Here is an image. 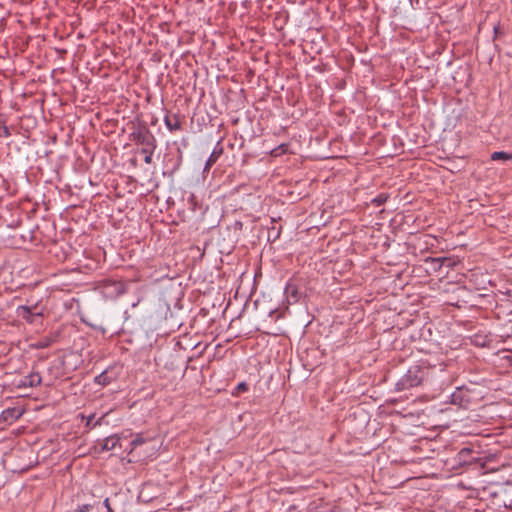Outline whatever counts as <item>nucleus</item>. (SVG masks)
Instances as JSON below:
<instances>
[{
  "instance_id": "obj_21",
  "label": "nucleus",
  "mask_w": 512,
  "mask_h": 512,
  "mask_svg": "<svg viewBox=\"0 0 512 512\" xmlns=\"http://www.w3.org/2000/svg\"><path fill=\"white\" fill-rule=\"evenodd\" d=\"M104 505L107 508L108 512H113L112 509H111V506H110L109 498H106L104 500Z\"/></svg>"
},
{
  "instance_id": "obj_15",
  "label": "nucleus",
  "mask_w": 512,
  "mask_h": 512,
  "mask_svg": "<svg viewBox=\"0 0 512 512\" xmlns=\"http://www.w3.org/2000/svg\"><path fill=\"white\" fill-rule=\"evenodd\" d=\"M236 392L234 394H240L241 392H245L248 390V385L245 383V382H241L239 383L236 388H235Z\"/></svg>"
},
{
  "instance_id": "obj_17",
  "label": "nucleus",
  "mask_w": 512,
  "mask_h": 512,
  "mask_svg": "<svg viewBox=\"0 0 512 512\" xmlns=\"http://www.w3.org/2000/svg\"><path fill=\"white\" fill-rule=\"evenodd\" d=\"M286 292L288 294L290 293L293 298L297 299V289L294 286L288 285L286 288Z\"/></svg>"
},
{
  "instance_id": "obj_23",
  "label": "nucleus",
  "mask_w": 512,
  "mask_h": 512,
  "mask_svg": "<svg viewBox=\"0 0 512 512\" xmlns=\"http://www.w3.org/2000/svg\"><path fill=\"white\" fill-rule=\"evenodd\" d=\"M503 505L507 508H511L512 507V499H510L508 502L503 501Z\"/></svg>"
},
{
  "instance_id": "obj_9",
  "label": "nucleus",
  "mask_w": 512,
  "mask_h": 512,
  "mask_svg": "<svg viewBox=\"0 0 512 512\" xmlns=\"http://www.w3.org/2000/svg\"><path fill=\"white\" fill-rule=\"evenodd\" d=\"M472 449L470 448H462L459 453H458V458H459V461L461 463H464V464H470L473 462L474 458L473 459H468V456H470V454L472 453Z\"/></svg>"
},
{
  "instance_id": "obj_11",
  "label": "nucleus",
  "mask_w": 512,
  "mask_h": 512,
  "mask_svg": "<svg viewBox=\"0 0 512 512\" xmlns=\"http://www.w3.org/2000/svg\"><path fill=\"white\" fill-rule=\"evenodd\" d=\"M491 160H512V152L496 151L491 154Z\"/></svg>"
},
{
  "instance_id": "obj_8",
  "label": "nucleus",
  "mask_w": 512,
  "mask_h": 512,
  "mask_svg": "<svg viewBox=\"0 0 512 512\" xmlns=\"http://www.w3.org/2000/svg\"><path fill=\"white\" fill-rule=\"evenodd\" d=\"M119 443V438L117 436H109L107 437L102 444L103 451H110L116 448Z\"/></svg>"
},
{
  "instance_id": "obj_5",
  "label": "nucleus",
  "mask_w": 512,
  "mask_h": 512,
  "mask_svg": "<svg viewBox=\"0 0 512 512\" xmlns=\"http://www.w3.org/2000/svg\"><path fill=\"white\" fill-rule=\"evenodd\" d=\"M41 376L38 372H31L29 375L24 376L19 382L16 384L17 388H32L41 384Z\"/></svg>"
},
{
  "instance_id": "obj_13",
  "label": "nucleus",
  "mask_w": 512,
  "mask_h": 512,
  "mask_svg": "<svg viewBox=\"0 0 512 512\" xmlns=\"http://www.w3.org/2000/svg\"><path fill=\"white\" fill-rule=\"evenodd\" d=\"M146 442L142 434H137L136 437L131 441L132 450L137 446L142 445Z\"/></svg>"
},
{
  "instance_id": "obj_20",
  "label": "nucleus",
  "mask_w": 512,
  "mask_h": 512,
  "mask_svg": "<svg viewBox=\"0 0 512 512\" xmlns=\"http://www.w3.org/2000/svg\"><path fill=\"white\" fill-rule=\"evenodd\" d=\"M309 512H335V511L332 508H328L326 510H320L318 508H312V509H310Z\"/></svg>"
},
{
  "instance_id": "obj_19",
  "label": "nucleus",
  "mask_w": 512,
  "mask_h": 512,
  "mask_svg": "<svg viewBox=\"0 0 512 512\" xmlns=\"http://www.w3.org/2000/svg\"><path fill=\"white\" fill-rule=\"evenodd\" d=\"M90 507H91L90 505L85 504V505L79 506L77 511L78 512H87V511H89Z\"/></svg>"
},
{
  "instance_id": "obj_4",
  "label": "nucleus",
  "mask_w": 512,
  "mask_h": 512,
  "mask_svg": "<svg viewBox=\"0 0 512 512\" xmlns=\"http://www.w3.org/2000/svg\"><path fill=\"white\" fill-rule=\"evenodd\" d=\"M17 316L25 320L26 322L33 324L37 319L43 316L41 310L38 309L37 305L34 306H26L21 305L17 308Z\"/></svg>"
},
{
  "instance_id": "obj_10",
  "label": "nucleus",
  "mask_w": 512,
  "mask_h": 512,
  "mask_svg": "<svg viewBox=\"0 0 512 512\" xmlns=\"http://www.w3.org/2000/svg\"><path fill=\"white\" fill-rule=\"evenodd\" d=\"M288 147H289V145L287 143H282L278 147L272 149L270 151V155L273 157L281 156V155L287 153Z\"/></svg>"
},
{
  "instance_id": "obj_22",
  "label": "nucleus",
  "mask_w": 512,
  "mask_h": 512,
  "mask_svg": "<svg viewBox=\"0 0 512 512\" xmlns=\"http://www.w3.org/2000/svg\"><path fill=\"white\" fill-rule=\"evenodd\" d=\"M93 418H94V414L87 417L86 427H89L91 425Z\"/></svg>"
},
{
  "instance_id": "obj_18",
  "label": "nucleus",
  "mask_w": 512,
  "mask_h": 512,
  "mask_svg": "<svg viewBox=\"0 0 512 512\" xmlns=\"http://www.w3.org/2000/svg\"><path fill=\"white\" fill-rule=\"evenodd\" d=\"M447 260H448L447 258H430V261H431L432 263H436V264H438V268H440V267L442 266V263H443L444 261H447Z\"/></svg>"
},
{
  "instance_id": "obj_2",
  "label": "nucleus",
  "mask_w": 512,
  "mask_h": 512,
  "mask_svg": "<svg viewBox=\"0 0 512 512\" xmlns=\"http://www.w3.org/2000/svg\"><path fill=\"white\" fill-rule=\"evenodd\" d=\"M429 369L421 365L411 366L407 373L396 384L397 390H405L422 384L428 377Z\"/></svg>"
},
{
  "instance_id": "obj_14",
  "label": "nucleus",
  "mask_w": 512,
  "mask_h": 512,
  "mask_svg": "<svg viewBox=\"0 0 512 512\" xmlns=\"http://www.w3.org/2000/svg\"><path fill=\"white\" fill-rule=\"evenodd\" d=\"M8 136H10L9 128L5 125V123H0V137Z\"/></svg>"
},
{
  "instance_id": "obj_1",
  "label": "nucleus",
  "mask_w": 512,
  "mask_h": 512,
  "mask_svg": "<svg viewBox=\"0 0 512 512\" xmlns=\"http://www.w3.org/2000/svg\"><path fill=\"white\" fill-rule=\"evenodd\" d=\"M136 145H142L141 153L145 155L144 162L152 163V156L157 148V140L145 123H139L129 135Z\"/></svg>"
},
{
  "instance_id": "obj_12",
  "label": "nucleus",
  "mask_w": 512,
  "mask_h": 512,
  "mask_svg": "<svg viewBox=\"0 0 512 512\" xmlns=\"http://www.w3.org/2000/svg\"><path fill=\"white\" fill-rule=\"evenodd\" d=\"M388 198H389L388 194L381 193L377 197L373 198L371 200V203L374 204L376 207H379V206L383 205L384 203H386Z\"/></svg>"
},
{
  "instance_id": "obj_16",
  "label": "nucleus",
  "mask_w": 512,
  "mask_h": 512,
  "mask_svg": "<svg viewBox=\"0 0 512 512\" xmlns=\"http://www.w3.org/2000/svg\"><path fill=\"white\" fill-rule=\"evenodd\" d=\"M96 382L98 384H102V385H106L108 383L107 381V376L105 373H101L100 375H98L96 378H95Z\"/></svg>"
},
{
  "instance_id": "obj_7",
  "label": "nucleus",
  "mask_w": 512,
  "mask_h": 512,
  "mask_svg": "<svg viewBox=\"0 0 512 512\" xmlns=\"http://www.w3.org/2000/svg\"><path fill=\"white\" fill-rule=\"evenodd\" d=\"M218 144H220V142H218ZM219 145H217L214 150L212 151V153L210 154L207 162H206V165H205V169H209L216 161L217 159L222 155L223 153V148L220 146L218 147Z\"/></svg>"
},
{
  "instance_id": "obj_6",
  "label": "nucleus",
  "mask_w": 512,
  "mask_h": 512,
  "mask_svg": "<svg viewBox=\"0 0 512 512\" xmlns=\"http://www.w3.org/2000/svg\"><path fill=\"white\" fill-rule=\"evenodd\" d=\"M164 123L171 132L182 129V121L177 114L166 115L164 117Z\"/></svg>"
},
{
  "instance_id": "obj_3",
  "label": "nucleus",
  "mask_w": 512,
  "mask_h": 512,
  "mask_svg": "<svg viewBox=\"0 0 512 512\" xmlns=\"http://www.w3.org/2000/svg\"><path fill=\"white\" fill-rule=\"evenodd\" d=\"M472 401V392L466 387H458L451 395V403L464 409H468Z\"/></svg>"
},
{
  "instance_id": "obj_24",
  "label": "nucleus",
  "mask_w": 512,
  "mask_h": 512,
  "mask_svg": "<svg viewBox=\"0 0 512 512\" xmlns=\"http://www.w3.org/2000/svg\"><path fill=\"white\" fill-rule=\"evenodd\" d=\"M494 31H495V34H497V33H498V31H499V28H498V27H495V28H494Z\"/></svg>"
}]
</instances>
